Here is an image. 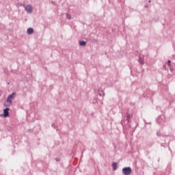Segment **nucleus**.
Returning a JSON list of instances; mask_svg holds the SVG:
<instances>
[{"mask_svg":"<svg viewBox=\"0 0 175 175\" xmlns=\"http://www.w3.org/2000/svg\"><path fill=\"white\" fill-rule=\"evenodd\" d=\"M14 96H16V93L14 92L12 93L8 96L7 100L4 103L5 107H9V106L13 105V99H14Z\"/></svg>","mask_w":175,"mask_h":175,"instance_id":"obj_1","label":"nucleus"},{"mask_svg":"<svg viewBox=\"0 0 175 175\" xmlns=\"http://www.w3.org/2000/svg\"><path fill=\"white\" fill-rule=\"evenodd\" d=\"M122 173L124 175H131L132 173V168L130 167H125L122 170Z\"/></svg>","mask_w":175,"mask_h":175,"instance_id":"obj_2","label":"nucleus"},{"mask_svg":"<svg viewBox=\"0 0 175 175\" xmlns=\"http://www.w3.org/2000/svg\"><path fill=\"white\" fill-rule=\"evenodd\" d=\"M23 8H25V10L27 11V13L31 14L33 11V8H32V5L28 4V5H23Z\"/></svg>","mask_w":175,"mask_h":175,"instance_id":"obj_3","label":"nucleus"},{"mask_svg":"<svg viewBox=\"0 0 175 175\" xmlns=\"http://www.w3.org/2000/svg\"><path fill=\"white\" fill-rule=\"evenodd\" d=\"M9 110H10V109L8 107L3 109L4 117H9Z\"/></svg>","mask_w":175,"mask_h":175,"instance_id":"obj_4","label":"nucleus"},{"mask_svg":"<svg viewBox=\"0 0 175 175\" xmlns=\"http://www.w3.org/2000/svg\"><path fill=\"white\" fill-rule=\"evenodd\" d=\"M27 35H32V33H33V28L29 27L27 30Z\"/></svg>","mask_w":175,"mask_h":175,"instance_id":"obj_5","label":"nucleus"},{"mask_svg":"<svg viewBox=\"0 0 175 175\" xmlns=\"http://www.w3.org/2000/svg\"><path fill=\"white\" fill-rule=\"evenodd\" d=\"M113 170H117V163H112Z\"/></svg>","mask_w":175,"mask_h":175,"instance_id":"obj_6","label":"nucleus"},{"mask_svg":"<svg viewBox=\"0 0 175 175\" xmlns=\"http://www.w3.org/2000/svg\"><path fill=\"white\" fill-rule=\"evenodd\" d=\"M80 46H85L87 44V42L85 41H79Z\"/></svg>","mask_w":175,"mask_h":175,"instance_id":"obj_7","label":"nucleus"},{"mask_svg":"<svg viewBox=\"0 0 175 175\" xmlns=\"http://www.w3.org/2000/svg\"><path fill=\"white\" fill-rule=\"evenodd\" d=\"M66 18H68V20L72 19V15H70L69 14H66Z\"/></svg>","mask_w":175,"mask_h":175,"instance_id":"obj_8","label":"nucleus"},{"mask_svg":"<svg viewBox=\"0 0 175 175\" xmlns=\"http://www.w3.org/2000/svg\"><path fill=\"white\" fill-rule=\"evenodd\" d=\"M139 64L143 65V64H144V60H143V59L142 57H139Z\"/></svg>","mask_w":175,"mask_h":175,"instance_id":"obj_9","label":"nucleus"},{"mask_svg":"<svg viewBox=\"0 0 175 175\" xmlns=\"http://www.w3.org/2000/svg\"><path fill=\"white\" fill-rule=\"evenodd\" d=\"M129 118H131V114H128L126 116V120L127 122H129Z\"/></svg>","mask_w":175,"mask_h":175,"instance_id":"obj_10","label":"nucleus"},{"mask_svg":"<svg viewBox=\"0 0 175 175\" xmlns=\"http://www.w3.org/2000/svg\"><path fill=\"white\" fill-rule=\"evenodd\" d=\"M20 6H24V5L23 3H17V7L20 8Z\"/></svg>","mask_w":175,"mask_h":175,"instance_id":"obj_11","label":"nucleus"},{"mask_svg":"<svg viewBox=\"0 0 175 175\" xmlns=\"http://www.w3.org/2000/svg\"><path fill=\"white\" fill-rule=\"evenodd\" d=\"M171 65H172V64H171L170 60H168V62H167V66H171Z\"/></svg>","mask_w":175,"mask_h":175,"instance_id":"obj_12","label":"nucleus"},{"mask_svg":"<svg viewBox=\"0 0 175 175\" xmlns=\"http://www.w3.org/2000/svg\"><path fill=\"white\" fill-rule=\"evenodd\" d=\"M145 8H148V5H145Z\"/></svg>","mask_w":175,"mask_h":175,"instance_id":"obj_13","label":"nucleus"},{"mask_svg":"<svg viewBox=\"0 0 175 175\" xmlns=\"http://www.w3.org/2000/svg\"><path fill=\"white\" fill-rule=\"evenodd\" d=\"M148 2H149V3H151V0H149Z\"/></svg>","mask_w":175,"mask_h":175,"instance_id":"obj_14","label":"nucleus"},{"mask_svg":"<svg viewBox=\"0 0 175 175\" xmlns=\"http://www.w3.org/2000/svg\"><path fill=\"white\" fill-rule=\"evenodd\" d=\"M55 160L57 161H59V160H58V159H55Z\"/></svg>","mask_w":175,"mask_h":175,"instance_id":"obj_15","label":"nucleus"},{"mask_svg":"<svg viewBox=\"0 0 175 175\" xmlns=\"http://www.w3.org/2000/svg\"><path fill=\"white\" fill-rule=\"evenodd\" d=\"M103 96H105V93L103 92Z\"/></svg>","mask_w":175,"mask_h":175,"instance_id":"obj_16","label":"nucleus"},{"mask_svg":"<svg viewBox=\"0 0 175 175\" xmlns=\"http://www.w3.org/2000/svg\"><path fill=\"white\" fill-rule=\"evenodd\" d=\"M0 96H1V92H0Z\"/></svg>","mask_w":175,"mask_h":175,"instance_id":"obj_17","label":"nucleus"},{"mask_svg":"<svg viewBox=\"0 0 175 175\" xmlns=\"http://www.w3.org/2000/svg\"><path fill=\"white\" fill-rule=\"evenodd\" d=\"M99 95L100 96V93H99Z\"/></svg>","mask_w":175,"mask_h":175,"instance_id":"obj_18","label":"nucleus"}]
</instances>
